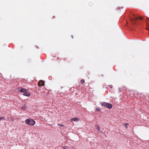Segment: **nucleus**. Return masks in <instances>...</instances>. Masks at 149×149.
Returning a JSON list of instances; mask_svg holds the SVG:
<instances>
[{"label":"nucleus","mask_w":149,"mask_h":149,"mask_svg":"<svg viewBox=\"0 0 149 149\" xmlns=\"http://www.w3.org/2000/svg\"><path fill=\"white\" fill-rule=\"evenodd\" d=\"M26 124L31 126L34 125L35 123V121L33 119H28L26 120L25 121Z\"/></svg>","instance_id":"obj_1"},{"label":"nucleus","mask_w":149,"mask_h":149,"mask_svg":"<svg viewBox=\"0 0 149 149\" xmlns=\"http://www.w3.org/2000/svg\"><path fill=\"white\" fill-rule=\"evenodd\" d=\"M101 104L102 106L105 107L109 109H111L112 107V105L111 104L103 102H101Z\"/></svg>","instance_id":"obj_2"},{"label":"nucleus","mask_w":149,"mask_h":149,"mask_svg":"<svg viewBox=\"0 0 149 149\" xmlns=\"http://www.w3.org/2000/svg\"><path fill=\"white\" fill-rule=\"evenodd\" d=\"M44 84L45 82L43 80L40 81L38 84V86L40 87L44 86Z\"/></svg>","instance_id":"obj_3"},{"label":"nucleus","mask_w":149,"mask_h":149,"mask_svg":"<svg viewBox=\"0 0 149 149\" xmlns=\"http://www.w3.org/2000/svg\"><path fill=\"white\" fill-rule=\"evenodd\" d=\"M138 19H143V18L142 17H135L134 18L132 19V21L133 24H134V22L133 21H135L136 20Z\"/></svg>","instance_id":"obj_4"},{"label":"nucleus","mask_w":149,"mask_h":149,"mask_svg":"<svg viewBox=\"0 0 149 149\" xmlns=\"http://www.w3.org/2000/svg\"><path fill=\"white\" fill-rule=\"evenodd\" d=\"M27 108V105L26 104H25L23 105L22 106V107H21V109L23 110H25Z\"/></svg>","instance_id":"obj_5"},{"label":"nucleus","mask_w":149,"mask_h":149,"mask_svg":"<svg viewBox=\"0 0 149 149\" xmlns=\"http://www.w3.org/2000/svg\"><path fill=\"white\" fill-rule=\"evenodd\" d=\"M23 95L24 96H29L30 95V93L26 91L24 93Z\"/></svg>","instance_id":"obj_6"},{"label":"nucleus","mask_w":149,"mask_h":149,"mask_svg":"<svg viewBox=\"0 0 149 149\" xmlns=\"http://www.w3.org/2000/svg\"><path fill=\"white\" fill-rule=\"evenodd\" d=\"M18 91L21 92H25L26 91H27V90L26 89H24V88H22V89H20V88H18Z\"/></svg>","instance_id":"obj_7"},{"label":"nucleus","mask_w":149,"mask_h":149,"mask_svg":"<svg viewBox=\"0 0 149 149\" xmlns=\"http://www.w3.org/2000/svg\"><path fill=\"white\" fill-rule=\"evenodd\" d=\"M71 120L74 121H77L79 120V119L76 118H73L71 119Z\"/></svg>","instance_id":"obj_8"},{"label":"nucleus","mask_w":149,"mask_h":149,"mask_svg":"<svg viewBox=\"0 0 149 149\" xmlns=\"http://www.w3.org/2000/svg\"><path fill=\"white\" fill-rule=\"evenodd\" d=\"M95 127L96 129L98 131H99L100 130V128L98 125H96Z\"/></svg>","instance_id":"obj_9"},{"label":"nucleus","mask_w":149,"mask_h":149,"mask_svg":"<svg viewBox=\"0 0 149 149\" xmlns=\"http://www.w3.org/2000/svg\"><path fill=\"white\" fill-rule=\"evenodd\" d=\"M85 82V80L84 79H82L81 81V84H83Z\"/></svg>","instance_id":"obj_10"},{"label":"nucleus","mask_w":149,"mask_h":149,"mask_svg":"<svg viewBox=\"0 0 149 149\" xmlns=\"http://www.w3.org/2000/svg\"><path fill=\"white\" fill-rule=\"evenodd\" d=\"M1 120H5V119L4 117H0V121Z\"/></svg>","instance_id":"obj_11"},{"label":"nucleus","mask_w":149,"mask_h":149,"mask_svg":"<svg viewBox=\"0 0 149 149\" xmlns=\"http://www.w3.org/2000/svg\"><path fill=\"white\" fill-rule=\"evenodd\" d=\"M96 110L98 111H100L101 109L99 107H97L96 108Z\"/></svg>","instance_id":"obj_12"},{"label":"nucleus","mask_w":149,"mask_h":149,"mask_svg":"<svg viewBox=\"0 0 149 149\" xmlns=\"http://www.w3.org/2000/svg\"><path fill=\"white\" fill-rule=\"evenodd\" d=\"M63 148L64 149H68V147L67 146L63 147Z\"/></svg>","instance_id":"obj_13"},{"label":"nucleus","mask_w":149,"mask_h":149,"mask_svg":"<svg viewBox=\"0 0 149 149\" xmlns=\"http://www.w3.org/2000/svg\"><path fill=\"white\" fill-rule=\"evenodd\" d=\"M58 125L62 127H63L64 126V125L63 124H58Z\"/></svg>","instance_id":"obj_14"},{"label":"nucleus","mask_w":149,"mask_h":149,"mask_svg":"<svg viewBox=\"0 0 149 149\" xmlns=\"http://www.w3.org/2000/svg\"><path fill=\"white\" fill-rule=\"evenodd\" d=\"M128 125V124L127 123H126V124H125V127H126V128H127V126H126V125Z\"/></svg>","instance_id":"obj_15"},{"label":"nucleus","mask_w":149,"mask_h":149,"mask_svg":"<svg viewBox=\"0 0 149 149\" xmlns=\"http://www.w3.org/2000/svg\"><path fill=\"white\" fill-rule=\"evenodd\" d=\"M147 19H148V20H149V18L148 17H147Z\"/></svg>","instance_id":"obj_16"}]
</instances>
